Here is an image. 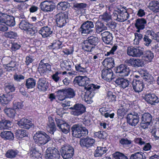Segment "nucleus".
I'll return each mask as SVG.
<instances>
[{"mask_svg":"<svg viewBox=\"0 0 159 159\" xmlns=\"http://www.w3.org/2000/svg\"><path fill=\"white\" fill-rule=\"evenodd\" d=\"M41 9L44 12H51L55 8L56 6L52 2L47 1L42 2L40 4Z\"/></svg>","mask_w":159,"mask_h":159,"instance_id":"nucleus-15","label":"nucleus"},{"mask_svg":"<svg viewBox=\"0 0 159 159\" xmlns=\"http://www.w3.org/2000/svg\"><path fill=\"white\" fill-rule=\"evenodd\" d=\"M143 40L144 43L146 46H149L152 41L149 36L147 35H144Z\"/></svg>","mask_w":159,"mask_h":159,"instance_id":"nucleus-64","label":"nucleus"},{"mask_svg":"<svg viewBox=\"0 0 159 159\" xmlns=\"http://www.w3.org/2000/svg\"><path fill=\"white\" fill-rule=\"evenodd\" d=\"M137 152L132 154L129 157V159H146V157L143 155L142 152Z\"/></svg>","mask_w":159,"mask_h":159,"instance_id":"nucleus-50","label":"nucleus"},{"mask_svg":"<svg viewBox=\"0 0 159 159\" xmlns=\"http://www.w3.org/2000/svg\"><path fill=\"white\" fill-rule=\"evenodd\" d=\"M45 59L41 60L39 64L38 69L39 70H51V65L48 63L44 62Z\"/></svg>","mask_w":159,"mask_h":159,"instance_id":"nucleus-40","label":"nucleus"},{"mask_svg":"<svg viewBox=\"0 0 159 159\" xmlns=\"http://www.w3.org/2000/svg\"><path fill=\"white\" fill-rule=\"evenodd\" d=\"M96 33L99 34L104 30V24L100 21H97L95 25Z\"/></svg>","mask_w":159,"mask_h":159,"instance_id":"nucleus-46","label":"nucleus"},{"mask_svg":"<svg viewBox=\"0 0 159 159\" xmlns=\"http://www.w3.org/2000/svg\"><path fill=\"white\" fill-rule=\"evenodd\" d=\"M114 63V59L112 57H107L105 58L102 62L104 66H108L109 63Z\"/></svg>","mask_w":159,"mask_h":159,"instance_id":"nucleus-62","label":"nucleus"},{"mask_svg":"<svg viewBox=\"0 0 159 159\" xmlns=\"http://www.w3.org/2000/svg\"><path fill=\"white\" fill-rule=\"evenodd\" d=\"M95 142L94 139L87 136L85 138L81 139L80 142V144L82 147L87 149L93 146Z\"/></svg>","mask_w":159,"mask_h":159,"instance_id":"nucleus-14","label":"nucleus"},{"mask_svg":"<svg viewBox=\"0 0 159 159\" xmlns=\"http://www.w3.org/2000/svg\"><path fill=\"white\" fill-rule=\"evenodd\" d=\"M55 17L57 25L60 28L66 25L68 18V14L65 12L57 14Z\"/></svg>","mask_w":159,"mask_h":159,"instance_id":"nucleus-11","label":"nucleus"},{"mask_svg":"<svg viewBox=\"0 0 159 159\" xmlns=\"http://www.w3.org/2000/svg\"><path fill=\"white\" fill-rule=\"evenodd\" d=\"M107 150L108 149L106 147L98 146L94 151V156L96 157H101L103 155L106 153Z\"/></svg>","mask_w":159,"mask_h":159,"instance_id":"nucleus-32","label":"nucleus"},{"mask_svg":"<svg viewBox=\"0 0 159 159\" xmlns=\"http://www.w3.org/2000/svg\"><path fill=\"white\" fill-rule=\"evenodd\" d=\"M115 82L120 87L123 89L128 87L130 83L128 80L120 78L116 79Z\"/></svg>","mask_w":159,"mask_h":159,"instance_id":"nucleus-25","label":"nucleus"},{"mask_svg":"<svg viewBox=\"0 0 159 159\" xmlns=\"http://www.w3.org/2000/svg\"><path fill=\"white\" fill-rule=\"evenodd\" d=\"M149 8L155 12H159V2L155 1H152L149 3Z\"/></svg>","mask_w":159,"mask_h":159,"instance_id":"nucleus-37","label":"nucleus"},{"mask_svg":"<svg viewBox=\"0 0 159 159\" xmlns=\"http://www.w3.org/2000/svg\"><path fill=\"white\" fill-rule=\"evenodd\" d=\"M0 136L5 140H13L14 139L13 134L10 131H3L1 133Z\"/></svg>","mask_w":159,"mask_h":159,"instance_id":"nucleus-39","label":"nucleus"},{"mask_svg":"<svg viewBox=\"0 0 159 159\" xmlns=\"http://www.w3.org/2000/svg\"><path fill=\"white\" fill-rule=\"evenodd\" d=\"M70 64L71 63L70 62L65 61L60 64V66L62 70H64V69L66 70H71Z\"/></svg>","mask_w":159,"mask_h":159,"instance_id":"nucleus-55","label":"nucleus"},{"mask_svg":"<svg viewBox=\"0 0 159 159\" xmlns=\"http://www.w3.org/2000/svg\"><path fill=\"white\" fill-rule=\"evenodd\" d=\"M61 153L64 159H70L74 155V149L70 145H63L60 150Z\"/></svg>","mask_w":159,"mask_h":159,"instance_id":"nucleus-7","label":"nucleus"},{"mask_svg":"<svg viewBox=\"0 0 159 159\" xmlns=\"http://www.w3.org/2000/svg\"><path fill=\"white\" fill-rule=\"evenodd\" d=\"M101 35L102 40L105 43L107 44H111L113 39L112 34L108 31H106L102 33Z\"/></svg>","mask_w":159,"mask_h":159,"instance_id":"nucleus-23","label":"nucleus"},{"mask_svg":"<svg viewBox=\"0 0 159 159\" xmlns=\"http://www.w3.org/2000/svg\"><path fill=\"white\" fill-rule=\"evenodd\" d=\"M119 143L123 147H129L131 144L132 142L131 140H129L127 138H123L120 140Z\"/></svg>","mask_w":159,"mask_h":159,"instance_id":"nucleus-49","label":"nucleus"},{"mask_svg":"<svg viewBox=\"0 0 159 159\" xmlns=\"http://www.w3.org/2000/svg\"><path fill=\"white\" fill-rule=\"evenodd\" d=\"M107 95V99L109 102H113L116 101V96L111 91H108Z\"/></svg>","mask_w":159,"mask_h":159,"instance_id":"nucleus-54","label":"nucleus"},{"mask_svg":"<svg viewBox=\"0 0 159 159\" xmlns=\"http://www.w3.org/2000/svg\"><path fill=\"white\" fill-rule=\"evenodd\" d=\"M115 72L119 73L118 75L121 77H125L128 76L131 70H115Z\"/></svg>","mask_w":159,"mask_h":159,"instance_id":"nucleus-59","label":"nucleus"},{"mask_svg":"<svg viewBox=\"0 0 159 159\" xmlns=\"http://www.w3.org/2000/svg\"><path fill=\"white\" fill-rule=\"evenodd\" d=\"M129 104L123 103V104L118 109L117 111V114L118 117L119 118H121L125 115L127 110L128 109V108L127 107H129Z\"/></svg>","mask_w":159,"mask_h":159,"instance_id":"nucleus-27","label":"nucleus"},{"mask_svg":"<svg viewBox=\"0 0 159 159\" xmlns=\"http://www.w3.org/2000/svg\"><path fill=\"white\" fill-rule=\"evenodd\" d=\"M48 131L51 134H53L56 130V127L54 120L52 117L49 116L48 117Z\"/></svg>","mask_w":159,"mask_h":159,"instance_id":"nucleus-24","label":"nucleus"},{"mask_svg":"<svg viewBox=\"0 0 159 159\" xmlns=\"http://www.w3.org/2000/svg\"><path fill=\"white\" fill-rule=\"evenodd\" d=\"M111 108L109 107L108 105H105L103 106L102 107L99 108V111L101 113V114L102 116H104L106 112L109 111V110H111Z\"/></svg>","mask_w":159,"mask_h":159,"instance_id":"nucleus-58","label":"nucleus"},{"mask_svg":"<svg viewBox=\"0 0 159 159\" xmlns=\"http://www.w3.org/2000/svg\"><path fill=\"white\" fill-rule=\"evenodd\" d=\"M23 102L21 101H14L13 102V107L17 110L21 109L24 107Z\"/></svg>","mask_w":159,"mask_h":159,"instance_id":"nucleus-48","label":"nucleus"},{"mask_svg":"<svg viewBox=\"0 0 159 159\" xmlns=\"http://www.w3.org/2000/svg\"><path fill=\"white\" fill-rule=\"evenodd\" d=\"M70 126V125L66 123L60 125L59 128L62 132L65 134H67L69 131Z\"/></svg>","mask_w":159,"mask_h":159,"instance_id":"nucleus-53","label":"nucleus"},{"mask_svg":"<svg viewBox=\"0 0 159 159\" xmlns=\"http://www.w3.org/2000/svg\"><path fill=\"white\" fill-rule=\"evenodd\" d=\"M130 64L133 66L135 67H142L143 65L141 60L139 59L132 60L130 61Z\"/></svg>","mask_w":159,"mask_h":159,"instance_id":"nucleus-51","label":"nucleus"},{"mask_svg":"<svg viewBox=\"0 0 159 159\" xmlns=\"http://www.w3.org/2000/svg\"><path fill=\"white\" fill-rule=\"evenodd\" d=\"M4 111L7 116L11 118H14L16 114V111L13 108H6Z\"/></svg>","mask_w":159,"mask_h":159,"instance_id":"nucleus-42","label":"nucleus"},{"mask_svg":"<svg viewBox=\"0 0 159 159\" xmlns=\"http://www.w3.org/2000/svg\"><path fill=\"white\" fill-rule=\"evenodd\" d=\"M99 17L102 20V21L105 25H106V23H108L109 22L111 21V15L106 12L103 14L100 15Z\"/></svg>","mask_w":159,"mask_h":159,"instance_id":"nucleus-41","label":"nucleus"},{"mask_svg":"<svg viewBox=\"0 0 159 159\" xmlns=\"http://www.w3.org/2000/svg\"><path fill=\"white\" fill-rule=\"evenodd\" d=\"M152 116L151 114L148 113H145L142 115L140 127L145 129L148 127L152 120Z\"/></svg>","mask_w":159,"mask_h":159,"instance_id":"nucleus-13","label":"nucleus"},{"mask_svg":"<svg viewBox=\"0 0 159 159\" xmlns=\"http://www.w3.org/2000/svg\"><path fill=\"white\" fill-rule=\"evenodd\" d=\"M114 16L116 18L117 20L119 21L123 22L127 20L129 16V14L126 9H124L122 11L120 10L118 12V14L113 13Z\"/></svg>","mask_w":159,"mask_h":159,"instance_id":"nucleus-17","label":"nucleus"},{"mask_svg":"<svg viewBox=\"0 0 159 159\" xmlns=\"http://www.w3.org/2000/svg\"><path fill=\"white\" fill-rule=\"evenodd\" d=\"M133 89L136 93H139L143 90L145 85L142 80H133L132 82Z\"/></svg>","mask_w":159,"mask_h":159,"instance_id":"nucleus-18","label":"nucleus"},{"mask_svg":"<svg viewBox=\"0 0 159 159\" xmlns=\"http://www.w3.org/2000/svg\"><path fill=\"white\" fill-rule=\"evenodd\" d=\"M143 49L139 47L129 46L127 49V54L132 57H140L143 54Z\"/></svg>","mask_w":159,"mask_h":159,"instance_id":"nucleus-8","label":"nucleus"},{"mask_svg":"<svg viewBox=\"0 0 159 159\" xmlns=\"http://www.w3.org/2000/svg\"><path fill=\"white\" fill-rule=\"evenodd\" d=\"M143 99L148 103L152 105H155V103L159 102V98L153 93H146L143 97Z\"/></svg>","mask_w":159,"mask_h":159,"instance_id":"nucleus-16","label":"nucleus"},{"mask_svg":"<svg viewBox=\"0 0 159 159\" xmlns=\"http://www.w3.org/2000/svg\"><path fill=\"white\" fill-rule=\"evenodd\" d=\"M94 25L93 22L87 21L83 23L79 29V32L81 34H89L93 31L92 28H94Z\"/></svg>","mask_w":159,"mask_h":159,"instance_id":"nucleus-12","label":"nucleus"},{"mask_svg":"<svg viewBox=\"0 0 159 159\" xmlns=\"http://www.w3.org/2000/svg\"><path fill=\"white\" fill-rule=\"evenodd\" d=\"M142 55V59L148 62H151L154 57L153 53L150 50L143 52Z\"/></svg>","mask_w":159,"mask_h":159,"instance_id":"nucleus-33","label":"nucleus"},{"mask_svg":"<svg viewBox=\"0 0 159 159\" xmlns=\"http://www.w3.org/2000/svg\"><path fill=\"white\" fill-rule=\"evenodd\" d=\"M138 72L142 77H144V79L147 80L149 79L151 75L147 72V70H138Z\"/></svg>","mask_w":159,"mask_h":159,"instance_id":"nucleus-60","label":"nucleus"},{"mask_svg":"<svg viewBox=\"0 0 159 159\" xmlns=\"http://www.w3.org/2000/svg\"><path fill=\"white\" fill-rule=\"evenodd\" d=\"M127 120L129 124L132 126H135L139 121V117L138 114L133 115L129 114L127 116Z\"/></svg>","mask_w":159,"mask_h":159,"instance_id":"nucleus-20","label":"nucleus"},{"mask_svg":"<svg viewBox=\"0 0 159 159\" xmlns=\"http://www.w3.org/2000/svg\"><path fill=\"white\" fill-rule=\"evenodd\" d=\"M115 159H128L124 154L119 152H116L113 154Z\"/></svg>","mask_w":159,"mask_h":159,"instance_id":"nucleus-56","label":"nucleus"},{"mask_svg":"<svg viewBox=\"0 0 159 159\" xmlns=\"http://www.w3.org/2000/svg\"><path fill=\"white\" fill-rule=\"evenodd\" d=\"M18 125L21 128L26 129H29L31 127H34V125L32 121L25 118H23L18 121Z\"/></svg>","mask_w":159,"mask_h":159,"instance_id":"nucleus-19","label":"nucleus"},{"mask_svg":"<svg viewBox=\"0 0 159 159\" xmlns=\"http://www.w3.org/2000/svg\"><path fill=\"white\" fill-rule=\"evenodd\" d=\"M87 4L84 3H77L73 5L75 9L78 14H82L86 10Z\"/></svg>","mask_w":159,"mask_h":159,"instance_id":"nucleus-26","label":"nucleus"},{"mask_svg":"<svg viewBox=\"0 0 159 159\" xmlns=\"http://www.w3.org/2000/svg\"><path fill=\"white\" fill-rule=\"evenodd\" d=\"M19 27L22 30L25 31L27 34L30 36L35 35L37 30L34 27L33 24H30L27 21L22 20L21 21Z\"/></svg>","mask_w":159,"mask_h":159,"instance_id":"nucleus-3","label":"nucleus"},{"mask_svg":"<svg viewBox=\"0 0 159 159\" xmlns=\"http://www.w3.org/2000/svg\"><path fill=\"white\" fill-rule=\"evenodd\" d=\"M72 110L71 114L74 116H78L82 115L86 111V107L81 104L76 103L73 107L69 108Z\"/></svg>","mask_w":159,"mask_h":159,"instance_id":"nucleus-10","label":"nucleus"},{"mask_svg":"<svg viewBox=\"0 0 159 159\" xmlns=\"http://www.w3.org/2000/svg\"><path fill=\"white\" fill-rule=\"evenodd\" d=\"M52 32L51 28L48 26H43L38 31L39 33L42 35L43 38L49 36Z\"/></svg>","mask_w":159,"mask_h":159,"instance_id":"nucleus-28","label":"nucleus"},{"mask_svg":"<svg viewBox=\"0 0 159 159\" xmlns=\"http://www.w3.org/2000/svg\"><path fill=\"white\" fill-rule=\"evenodd\" d=\"M28 135L26 131L23 129L18 130L16 133V138L20 140H24L25 138L28 137Z\"/></svg>","mask_w":159,"mask_h":159,"instance_id":"nucleus-36","label":"nucleus"},{"mask_svg":"<svg viewBox=\"0 0 159 159\" xmlns=\"http://www.w3.org/2000/svg\"><path fill=\"white\" fill-rule=\"evenodd\" d=\"M102 78L106 80H111L114 78L112 70H102Z\"/></svg>","mask_w":159,"mask_h":159,"instance_id":"nucleus-30","label":"nucleus"},{"mask_svg":"<svg viewBox=\"0 0 159 159\" xmlns=\"http://www.w3.org/2000/svg\"><path fill=\"white\" fill-rule=\"evenodd\" d=\"M11 122L8 120L5 119H2L0 121V129H9L11 128Z\"/></svg>","mask_w":159,"mask_h":159,"instance_id":"nucleus-38","label":"nucleus"},{"mask_svg":"<svg viewBox=\"0 0 159 159\" xmlns=\"http://www.w3.org/2000/svg\"><path fill=\"white\" fill-rule=\"evenodd\" d=\"M90 81L89 78L86 76H76L73 82V85L75 87L79 86L84 87V89L86 87L89 86H91L93 84H90Z\"/></svg>","mask_w":159,"mask_h":159,"instance_id":"nucleus-5","label":"nucleus"},{"mask_svg":"<svg viewBox=\"0 0 159 159\" xmlns=\"http://www.w3.org/2000/svg\"><path fill=\"white\" fill-rule=\"evenodd\" d=\"M5 37L11 39H15L17 36V33L13 31H10L5 32L4 33Z\"/></svg>","mask_w":159,"mask_h":159,"instance_id":"nucleus-57","label":"nucleus"},{"mask_svg":"<svg viewBox=\"0 0 159 159\" xmlns=\"http://www.w3.org/2000/svg\"><path fill=\"white\" fill-rule=\"evenodd\" d=\"M99 42V39L97 37L91 36L84 41L82 45V48L85 51L91 52Z\"/></svg>","mask_w":159,"mask_h":159,"instance_id":"nucleus-1","label":"nucleus"},{"mask_svg":"<svg viewBox=\"0 0 159 159\" xmlns=\"http://www.w3.org/2000/svg\"><path fill=\"white\" fill-rule=\"evenodd\" d=\"M89 86L88 87L85 88V92L84 98L85 101L87 104H90L93 102L92 98L95 95V90L99 89L101 87L100 85L97 84Z\"/></svg>","mask_w":159,"mask_h":159,"instance_id":"nucleus-4","label":"nucleus"},{"mask_svg":"<svg viewBox=\"0 0 159 159\" xmlns=\"http://www.w3.org/2000/svg\"><path fill=\"white\" fill-rule=\"evenodd\" d=\"M45 155L46 159H59L60 156L59 151L54 148L49 147L46 150Z\"/></svg>","mask_w":159,"mask_h":159,"instance_id":"nucleus-9","label":"nucleus"},{"mask_svg":"<svg viewBox=\"0 0 159 159\" xmlns=\"http://www.w3.org/2000/svg\"><path fill=\"white\" fill-rule=\"evenodd\" d=\"M18 153V151L17 150L13 149H9L5 154V157L9 158H12L15 157Z\"/></svg>","mask_w":159,"mask_h":159,"instance_id":"nucleus-47","label":"nucleus"},{"mask_svg":"<svg viewBox=\"0 0 159 159\" xmlns=\"http://www.w3.org/2000/svg\"><path fill=\"white\" fill-rule=\"evenodd\" d=\"M147 23L146 20L144 18H139L137 19L134 24L135 27L137 30L136 31L139 33L141 30H144Z\"/></svg>","mask_w":159,"mask_h":159,"instance_id":"nucleus-21","label":"nucleus"},{"mask_svg":"<svg viewBox=\"0 0 159 159\" xmlns=\"http://www.w3.org/2000/svg\"><path fill=\"white\" fill-rule=\"evenodd\" d=\"M48 84L44 80H40L37 83L38 88L40 91H45L48 88Z\"/></svg>","mask_w":159,"mask_h":159,"instance_id":"nucleus-34","label":"nucleus"},{"mask_svg":"<svg viewBox=\"0 0 159 159\" xmlns=\"http://www.w3.org/2000/svg\"><path fill=\"white\" fill-rule=\"evenodd\" d=\"M4 23L10 27L14 26L16 24L15 17L7 14Z\"/></svg>","mask_w":159,"mask_h":159,"instance_id":"nucleus-35","label":"nucleus"},{"mask_svg":"<svg viewBox=\"0 0 159 159\" xmlns=\"http://www.w3.org/2000/svg\"><path fill=\"white\" fill-rule=\"evenodd\" d=\"M36 84L35 80L32 78H29L26 81L25 86L27 89L34 88Z\"/></svg>","mask_w":159,"mask_h":159,"instance_id":"nucleus-43","label":"nucleus"},{"mask_svg":"<svg viewBox=\"0 0 159 159\" xmlns=\"http://www.w3.org/2000/svg\"><path fill=\"white\" fill-rule=\"evenodd\" d=\"M73 52L74 48L72 47H69L68 48H64L62 51L64 53V54L66 56L72 54Z\"/></svg>","mask_w":159,"mask_h":159,"instance_id":"nucleus-63","label":"nucleus"},{"mask_svg":"<svg viewBox=\"0 0 159 159\" xmlns=\"http://www.w3.org/2000/svg\"><path fill=\"white\" fill-rule=\"evenodd\" d=\"M12 98V95L8 93L0 95V102L4 106L8 104Z\"/></svg>","mask_w":159,"mask_h":159,"instance_id":"nucleus-29","label":"nucleus"},{"mask_svg":"<svg viewBox=\"0 0 159 159\" xmlns=\"http://www.w3.org/2000/svg\"><path fill=\"white\" fill-rule=\"evenodd\" d=\"M117 47L118 46L117 45H114L109 51L104 53L105 56H108L114 55L115 52L117 49Z\"/></svg>","mask_w":159,"mask_h":159,"instance_id":"nucleus-61","label":"nucleus"},{"mask_svg":"<svg viewBox=\"0 0 159 159\" xmlns=\"http://www.w3.org/2000/svg\"><path fill=\"white\" fill-rule=\"evenodd\" d=\"M51 138L45 132L41 131L37 132L34 136L35 143L39 146L44 145L51 140Z\"/></svg>","mask_w":159,"mask_h":159,"instance_id":"nucleus-2","label":"nucleus"},{"mask_svg":"<svg viewBox=\"0 0 159 159\" xmlns=\"http://www.w3.org/2000/svg\"><path fill=\"white\" fill-rule=\"evenodd\" d=\"M62 43L58 40L54 41L52 45L49 46L50 48L53 49L58 50L62 47Z\"/></svg>","mask_w":159,"mask_h":159,"instance_id":"nucleus-44","label":"nucleus"},{"mask_svg":"<svg viewBox=\"0 0 159 159\" xmlns=\"http://www.w3.org/2000/svg\"><path fill=\"white\" fill-rule=\"evenodd\" d=\"M71 129L73 136L76 138L86 136L88 133V131L85 127L78 125H74Z\"/></svg>","mask_w":159,"mask_h":159,"instance_id":"nucleus-6","label":"nucleus"},{"mask_svg":"<svg viewBox=\"0 0 159 159\" xmlns=\"http://www.w3.org/2000/svg\"><path fill=\"white\" fill-rule=\"evenodd\" d=\"M62 92L65 95V97L68 98H73L75 96V90L71 88H65L58 91Z\"/></svg>","mask_w":159,"mask_h":159,"instance_id":"nucleus-22","label":"nucleus"},{"mask_svg":"<svg viewBox=\"0 0 159 159\" xmlns=\"http://www.w3.org/2000/svg\"><path fill=\"white\" fill-rule=\"evenodd\" d=\"M93 137L95 138L104 139L106 137V133L104 131H101L94 132L93 133Z\"/></svg>","mask_w":159,"mask_h":159,"instance_id":"nucleus-52","label":"nucleus"},{"mask_svg":"<svg viewBox=\"0 0 159 159\" xmlns=\"http://www.w3.org/2000/svg\"><path fill=\"white\" fill-rule=\"evenodd\" d=\"M30 157L33 159H38L42 157L40 152L36 148H32L30 150Z\"/></svg>","mask_w":159,"mask_h":159,"instance_id":"nucleus-31","label":"nucleus"},{"mask_svg":"<svg viewBox=\"0 0 159 159\" xmlns=\"http://www.w3.org/2000/svg\"><path fill=\"white\" fill-rule=\"evenodd\" d=\"M69 3L67 2H59L57 6V7L59 10L65 11L69 7Z\"/></svg>","mask_w":159,"mask_h":159,"instance_id":"nucleus-45","label":"nucleus"}]
</instances>
